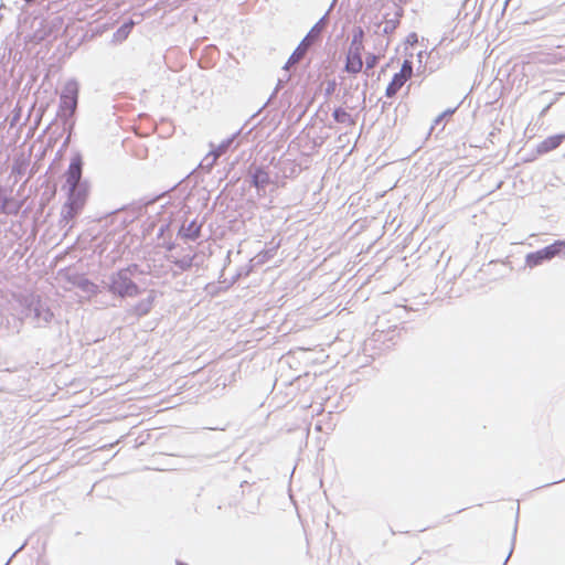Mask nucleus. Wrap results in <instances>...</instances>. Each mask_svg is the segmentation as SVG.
Segmentation results:
<instances>
[{"label": "nucleus", "mask_w": 565, "mask_h": 565, "mask_svg": "<svg viewBox=\"0 0 565 565\" xmlns=\"http://www.w3.org/2000/svg\"><path fill=\"white\" fill-rule=\"evenodd\" d=\"M379 57L374 54H369L365 60L366 68H373L377 63Z\"/></svg>", "instance_id": "ddd939ff"}, {"label": "nucleus", "mask_w": 565, "mask_h": 565, "mask_svg": "<svg viewBox=\"0 0 565 565\" xmlns=\"http://www.w3.org/2000/svg\"><path fill=\"white\" fill-rule=\"evenodd\" d=\"M413 75V65L412 62L405 60L401 71L396 73L391 83L386 87L385 95L387 97H393L397 94V92L403 87V85L412 77Z\"/></svg>", "instance_id": "39448f33"}, {"label": "nucleus", "mask_w": 565, "mask_h": 565, "mask_svg": "<svg viewBox=\"0 0 565 565\" xmlns=\"http://www.w3.org/2000/svg\"><path fill=\"white\" fill-rule=\"evenodd\" d=\"M382 21L384 33L388 34L396 30L403 17V8L393 1H386L382 4Z\"/></svg>", "instance_id": "7ed1b4c3"}, {"label": "nucleus", "mask_w": 565, "mask_h": 565, "mask_svg": "<svg viewBox=\"0 0 565 565\" xmlns=\"http://www.w3.org/2000/svg\"><path fill=\"white\" fill-rule=\"evenodd\" d=\"M24 162H15L12 167V173L21 175L24 172Z\"/></svg>", "instance_id": "4468645a"}, {"label": "nucleus", "mask_w": 565, "mask_h": 565, "mask_svg": "<svg viewBox=\"0 0 565 565\" xmlns=\"http://www.w3.org/2000/svg\"><path fill=\"white\" fill-rule=\"evenodd\" d=\"M364 32L361 28H358L352 36V41L347 55L345 71L349 73L356 74L361 72L363 67L362 51Z\"/></svg>", "instance_id": "f03ea898"}, {"label": "nucleus", "mask_w": 565, "mask_h": 565, "mask_svg": "<svg viewBox=\"0 0 565 565\" xmlns=\"http://www.w3.org/2000/svg\"><path fill=\"white\" fill-rule=\"evenodd\" d=\"M135 23L134 21H128L126 23H124L118 30L117 32L115 33V39L117 41H124L128 38V35L130 34L132 28H134Z\"/></svg>", "instance_id": "f8f14e48"}, {"label": "nucleus", "mask_w": 565, "mask_h": 565, "mask_svg": "<svg viewBox=\"0 0 565 565\" xmlns=\"http://www.w3.org/2000/svg\"><path fill=\"white\" fill-rule=\"evenodd\" d=\"M78 84L74 81L67 82L61 95V108L64 111L73 113L77 105Z\"/></svg>", "instance_id": "423d86ee"}, {"label": "nucleus", "mask_w": 565, "mask_h": 565, "mask_svg": "<svg viewBox=\"0 0 565 565\" xmlns=\"http://www.w3.org/2000/svg\"><path fill=\"white\" fill-rule=\"evenodd\" d=\"M86 201V192L77 191L70 192L68 202L65 205V220L74 218L79 211L84 207Z\"/></svg>", "instance_id": "0eeeda50"}, {"label": "nucleus", "mask_w": 565, "mask_h": 565, "mask_svg": "<svg viewBox=\"0 0 565 565\" xmlns=\"http://www.w3.org/2000/svg\"><path fill=\"white\" fill-rule=\"evenodd\" d=\"M269 182V175L263 169H257L253 175V184L256 188H264Z\"/></svg>", "instance_id": "9b49d317"}, {"label": "nucleus", "mask_w": 565, "mask_h": 565, "mask_svg": "<svg viewBox=\"0 0 565 565\" xmlns=\"http://www.w3.org/2000/svg\"><path fill=\"white\" fill-rule=\"evenodd\" d=\"M562 253H565V241H555L553 244H551L537 252L527 254L526 265L529 267L539 266L544 260L552 259Z\"/></svg>", "instance_id": "20e7f679"}, {"label": "nucleus", "mask_w": 565, "mask_h": 565, "mask_svg": "<svg viewBox=\"0 0 565 565\" xmlns=\"http://www.w3.org/2000/svg\"><path fill=\"white\" fill-rule=\"evenodd\" d=\"M334 87H335V83H332V84L330 85V87L328 88V93H330L331 90H333V89H334Z\"/></svg>", "instance_id": "2eb2a0df"}, {"label": "nucleus", "mask_w": 565, "mask_h": 565, "mask_svg": "<svg viewBox=\"0 0 565 565\" xmlns=\"http://www.w3.org/2000/svg\"><path fill=\"white\" fill-rule=\"evenodd\" d=\"M565 140V135H554L545 138L536 147L537 154H544L555 150Z\"/></svg>", "instance_id": "1a4fd4ad"}, {"label": "nucleus", "mask_w": 565, "mask_h": 565, "mask_svg": "<svg viewBox=\"0 0 565 565\" xmlns=\"http://www.w3.org/2000/svg\"><path fill=\"white\" fill-rule=\"evenodd\" d=\"M313 31H315V28L312 29L311 32H313ZM312 40H313V34L312 33L308 34L302 40V42L298 45V47L295 50V52L291 54V56L289 57L288 64H295V63L299 62L306 54L309 45H311Z\"/></svg>", "instance_id": "9d476101"}, {"label": "nucleus", "mask_w": 565, "mask_h": 565, "mask_svg": "<svg viewBox=\"0 0 565 565\" xmlns=\"http://www.w3.org/2000/svg\"><path fill=\"white\" fill-rule=\"evenodd\" d=\"M82 158L79 156H75L72 158L71 163L66 170L65 178L66 184L68 185L70 192H74L78 186V183L82 178Z\"/></svg>", "instance_id": "6e6552de"}, {"label": "nucleus", "mask_w": 565, "mask_h": 565, "mask_svg": "<svg viewBox=\"0 0 565 565\" xmlns=\"http://www.w3.org/2000/svg\"><path fill=\"white\" fill-rule=\"evenodd\" d=\"M136 269L137 265H132L114 274L109 285L110 291L120 297L137 296L139 288L131 279L132 271Z\"/></svg>", "instance_id": "f257e3e1"}]
</instances>
